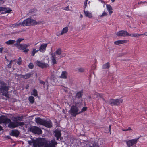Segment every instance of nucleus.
I'll return each mask as SVG.
<instances>
[{
  "instance_id": "obj_1",
  "label": "nucleus",
  "mask_w": 147,
  "mask_h": 147,
  "mask_svg": "<svg viewBox=\"0 0 147 147\" xmlns=\"http://www.w3.org/2000/svg\"><path fill=\"white\" fill-rule=\"evenodd\" d=\"M116 34L117 36H129L132 37H138L140 36H147V32L140 34H130L128 33L126 31L121 30L116 33Z\"/></svg>"
},
{
  "instance_id": "obj_2",
  "label": "nucleus",
  "mask_w": 147,
  "mask_h": 147,
  "mask_svg": "<svg viewBox=\"0 0 147 147\" xmlns=\"http://www.w3.org/2000/svg\"><path fill=\"white\" fill-rule=\"evenodd\" d=\"M8 87L7 84L3 81L0 82V92L3 95L7 96V95Z\"/></svg>"
},
{
  "instance_id": "obj_3",
  "label": "nucleus",
  "mask_w": 147,
  "mask_h": 147,
  "mask_svg": "<svg viewBox=\"0 0 147 147\" xmlns=\"http://www.w3.org/2000/svg\"><path fill=\"white\" fill-rule=\"evenodd\" d=\"M22 119V117H17L16 118H14L13 121L14 122H11L10 121L9 122V123L8 125V127L11 128H14L18 126V121H21Z\"/></svg>"
},
{
  "instance_id": "obj_4",
  "label": "nucleus",
  "mask_w": 147,
  "mask_h": 147,
  "mask_svg": "<svg viewBox=\"0 0 147 147\" xmlns=\"http://www.w3.org/2000/svg\"><path fill=\"white\" fill-rule=\"evenodd\" d=\"M31 19L28 18L24 20L22 24L20 23H18L14 24L12 25L11 27H14L20 26V25L22 24L23 26H29L31 25Z\"/></svg>"
},
{
  "instance_id": "obj_5",
  "label": "nucleus",
  "mask_w": 147,
  "mask_h": 147,
  "mask_svg": "<svg viewBox=\"0 0 147 147\" xmlns=\"http://www.w3.org/2000/svg\"><path fill=\"white\" fill-rule=\"evenodd\" d=\"M79 109L75 105L72 106L69 110V113L74 116H76V115L80 113L78 112Z\"/></svg>"
},
{
  "instance_id": "obj_6",
  "label": "nucleus",
  "mask_w": 147,
  "mask_h": 147,
  "mask_svg": "<svg viewBox=\"0 0 147 147\" xmlns=\"http://www.w3.org/2000/svg\"><path fill=\"white\" fill-rule=\"evenodd\" d=\"M30 130L32 132L37 134H41L42 133L41 130L36 126L32 127L30 128Z\"/></svg>"
},
{
  "instance_id": "obj_7",
  "label": "nucleus",
  "mask_w": 147,
  "mask_h": 147,
  "mask_svg": "<svg viewBox=\"0 0 147 147\" xmlns=\"http://www.w3.org/2000/svg\"><path fill=\"white\" fill-rule=\"evenodd\" d=\"M10 121V120L5 116L1 115L0 116V124L6 125Z\"/></svg>"
},
{
  "instance_id": "obj_8",
  "label": "nucleus",
  "mask_w": 147,
  "mask_h": 147,
  "mask_svg": "<svg viewBox=\"0 0 147 147\" xmlns=\"http://www.w3.org/2000/svg\"><path fill=\"white\" fill-rule=\"evenodd\" d=\"M138 139H134L127 140L126 143L128 147H131L135 145L138 142Z\"/></svg>"
},
{
  "instance_id": "obj_9",
  "label": "nucleus",
  "mask_w": 147,
  "mask_h": 147,
  "mask_svg": "<svg viewBox=\"0 0 147 147\" xmlns=\"http://www.w3.org/2000/svg\"><path fill=\"white\" fill-rule=\"evenodd\" d=\"M34 64L38 67L43 68H46L48 66V64L40 61H36L34 62Z\"/></svg>"
},
{
  "instance_id": "obj_10",
  "label": "nucleus",
  "mask_w": 147,
  "mask_h": 147,
  "mask_svg": "<svg viewBox=\"0 0 147 147\" xmlns=\"http://www.w3.org/2000/svg\"><path fill=\"white\" fill-rule=\"evenodd\" d=\"M14 45L16 47L19 49L21 50H24L26 49L27 47L29 46V44L26 45L25 44H14Z\"/></svg>"
},
{
  "instance_id": "obj_11",
  "label": "nucleus",
  "mask_w": 147,
  "mask_h": 147,
  "mask_svg": "<svg viewBox=\"0 0 147 147\" xmlns=\"http://www.w3.org/2000/svg\"><path fill=\"white\" fill-rule=\"evenodd\" d=\"M28 142L30 145L33 143V147H42L43 146L42 145H40L39 144V142L35 140H32L31 141H28Z\"/></svg>"
},
{
  "instance_id": "obj_12",
  "label": "nucleus",
  "mask_w": 147,
  "mask_h": 147,
  "mask_svg": "<svg viewBox=\"0 0 147 147\" xmlns=\"http://www.w3.org/2000/svg\"><path fill=\"white\" fill-rule=\"evenodd\" d=\"M57 144V142L55 140H52L51 141L47 142L45 145L46 147H54L55 145Z\"/></svg>"
},
{
  "instance_id": "obj_13",
  "label": "nucleus",
  "mask_w": 147,
  "mask_h": 147,
  "mask_svg": "<svg viewBox=\"0 0 147 147\" xmlns=\"http://www.w3.org/2000/svg\"><path fill=\"white\" fill-rule=\"evenodd\" d=\"M68 27H65L61 31H60L59 32L57 33V36H59L62 35L65 33H66L68 31Z\"/></svg>"
},
{
  "instance_id": "obj_14",
  "label": "nucleus",
  "mask_w": 147,
  "mask_h": 147,
  "mask_svg": "<svg viewBox=\"0 0 147 147\" xmlns=\"http://www.w3.org/2000/svg\"><path fill=\"white\" fill-rule=\"evenodd\" d=\"M106 8L109 13V15H111L113 12L112 7L110 5L108 4H106Z\"/></svg>"
},
{
  "instance_id": "obj_15",
  "label": "nucleus",
  "mask_w": 147,
  "mask_h": 147,
  "mask_svg": "<svg viewBox=\"0 0 147 147\" xmlns=\"http://www.w3.org/2000/svg\"><path fill=\"white\" fill-rule=\"evenodd\" d=\"M47 45V43H43L41 44L39 47V51L41 52H44L46 50Z\"/></svg>"
},
{
  "instance_id": "obj_16",
  "label": "nucleus",
  "mask_w": 147,
  "mask_h": 147,
  "mask_svg": "<svg viewBox=\"0 0 147 147\" xmlns=\"http://www.w3.org/2000/svg\"><path fill=\"white\" fill-rule=\"evenodd\" d=\"M45 120L41 119L40 118L38 117L35 119V121L38 124L40 125H43L44 124Z\"/></svg>"
},
{
  "instance_id": "obj_17",
  "label": "nucleus",
  "mask_w": 147,
  "mask_h": 147,
  "mask_svg": "<svg viewBox=\"0 0 147 147\" xmlns=\"http://www.w3.org/2000/svg\"><path fill=\"white\" fill-rule=\"evenodd\" d=\"M44 125L48 128H50L52 126V124L50 120L48 121L45 120Z\"/></svg>"
},
{
  "instance_id": "obj_18",
  "label": "nucleus",
  "mask_w": 147,
  "mask_h": 147,
  "mask_svg": "<svg viewBox=\"0 0 147 147\" xmlns=\"http://www.w3.org/2000/svg\"><path fill=\"white\" fill-rule=\"evenodd\" d=\"M128 41L127 40H119L115 42L114 43L116 45H119L127 43Z\"/></svg>"
},
{
  "instance_id": "obj_19",
  "label": "nucleus",
  "mask_w": 147,
  "mask_h": 147,
  "mask_svg": "<svg viewBox=\"0 0 147 147\" xmlns=\"http://www.w3.org/2000/svg\"><path fill=\"white\" fill-rule=\"evenodd\" d=\"M52 57L51 58V59L52 60V63L53 64H54L56 63V59L57 57L56 56V55L55 54H51Z\"/></svg>"
},
{
  "instance_id": "obj_20",
  "label": "nucleus",
  "mask_w": 147,
  "mask_h": 147,
  "mask_svg": "<svg viewBox=\"0 0 147 147\" xmlns=\"http://www.w3.org/2000/svg\"><path fill=\"white\" fill-rule=\"evenodd\" d=\"M54 133L55 136L57 138V139L58 140L61 135L60 131L58 130H55L54 131Z\"/></svg>"
},
{
  "instance_id": "obj_21",
  "label": "nucleus",
  "mask_w": 147,
  "mask_h": 147,
  "mask_svg": "<svg viewBox=\"0 0 147 147\" xmlns=\"http://www.w3.org/2000/svg\"><path fill=\"white\" fill-rule=\"evenodd\" d=\"M67 73L66 71H63L59 77L61 78L65 79L67 78Z\"/></svg>"
},
{
  "instance_id": "obj_22",
  "label": "nucleus",
  "mask_w": 147,
  "mask_h": 147,
  "mask_svg": "<svg viewBox=\"0 0 147 147\" xmlns=\"http://www.w3.org/2000/svg\"><path fill=\"white\" fill-rule=\"evenodd\" d=\"M84 13L86 17L89 18H91L92 17V15L91 13L89 12L88 11H85L84 10Z\"/></svg>"
},
{
  "instance_id": "obj_23",
  "label": "nucleus",
  "mask_w": 147,
  "mask_h": 147,
  "mask_svg": "<svg viewBox=\"0 0 147 147\" xmlns=\"http://www.w3.org/2000/svg\"><path fill=\"white\" fill-rule=\"evenodd\" d=\"M83 93L82 91L78 92L76 94V97L78 98H80L83 95Z\"/></svg>"
},
{
  "instance_id": "obj_24",
  "label": "nucleus",
  "mask_w": 147,
  "mask_h": 147,
  "mask_svg": "<svg viewBox=\"0 0 147 147\" xmlns=\"http://www.w3.org/2000/svg\"><path fill=\"white\" fill-rule=\"evenodd\" d=\"M2 8H4V9H2V11H5L6 13H9L11 12L12 11V10L9 8H6L5 7H1Z\"/></svg>"
},
{
  "instance_id": "obj_25",
  "label": "nucleus",
  "mask_w": 147,
  "mask_h": 147,
  "mask_svg": "<svg viewBox=\"0 0 147 147\" xmlns=\"http://www.w3.org/2000/svg\"><path fill=\"white\" fill-rule=\"evenodd\" d=\"M115 100L116 105H119L122 103L123 101V100L121 99H115Z\"/></svg>"
},
{
  "instance_id": "obj_26",
  "label": "nucleus",
  "mask_w": 147,
  "mask_h": 147,
  "mask_svg": "<svg viewBox=\"0 0 147 147\" xmlns=\"http://www.w3.org/2000/svg\"><path fill=\"white\" fill-rule=\"evenodd\" d=\"M115 99H111L109 100L108 101V103L111 105H115Z\"/></svg>"
},
{
  "instance_id": "obj_27",
  "label": "nucleus",
  "mask_w": 147,
  "mask_h": 147,
  "mask_svg": "<svg viewBox=\"0 0 147 147\" xmlns=\"http://www.w3.org/2000/svg\"><path fill=\"white\" fill-rule=\"evenodd\" d=\"M12 133L13 135L15 136H18L19 134V132L16 130H13Z\"/></svg>"
},
{
  "instance_id": "obj_28",
  "label": "nucleus",
  "mask_w": 147,
  "mask_h": 147,
  "mask_svg": "<svg viewBox=\"0 0 147 147\" xmlns=\"http://www.w3.org/2000/svg\"><path fill=\"white\" fill-rule=\"evenodd\" d=\"M110 67L109 63H107L103 66L102 67L103 69H107Z\"/></svg>"
},
{
  "instance_id": "obj_29",
  "label": "nucleus",
  "mask_w": 147,
  "mask_h": 147,
  "mask_svg": "<svg viewBox=\"0 0 147 147\" xmlns=\"http://www.w3.org/2000/svg\"><path fill=\"white\" fill-rule=\"evenodd\" d=\"M31 94L34 96H37L38 94L36 90L35 89L33 90L32 92L31 93Z\"/></svg>"
},
{
  "instance_id": "obj_30",
  "label": "nucleus",
  "mask_w": 147,
  "mask_h": 147,
  "mask_svg": "<svg viewBox=\"0 0 147 147\" xmlns=\"http://www.w3.org/2000/svg\"><path fill=\"white\" fill-rule=\"evenodd\" d=\"M61 54V50L60 49H58L57 50L55 51V53L54 54L56 55L57 56V55H60Z\"/></svg>"
},
{
  "instance_id": "obj_31",
  "label": "nucleus",
  "mask_w": 147,
  "mask_h": 147,
  "mask_svg": "<svg viewBox=\"0 0 147 147\" xmlns=\"http://www.w3.org/2000/svg\"><path fill=\"white\" fill-rule=\"evenodd\" d=\"M16 42V41L15 40H10L8 41H7L5 42V43L8 45H10L12 44H13Z\"/></svg>"
},
{
  "instance_id": "obj_32",
  "label": "nucleus",
  "mask_w": 147,
  "mask_h": 147,
  "mask_svg": "<svg viewBox=\"0 0 147 147\" xmlns=\"http://www.w3.org/2000/svg\"><path fill=\"white\" fill-rule=\"evenodd\" d=\"M108 15V14L107 12H106L105 11L103 12L102 14L100 15L99 17L100 18H102L103 17H106Z\"/></svg>"
},
{
  "instance_id": "obj_33",
  "label": "nucleus",
  "mask_w": 147,
  "mask_h": 147,
  "mask_svg": "<svg viewBox=\"0 0 147 147\" xmlns=\"http://www.w3.org/2000/svg\"><path fill=\"white\" fill-rule=\"evenodd\" d=\"M31 25H35L37 24V23L35 20L31 19Z\"/></svg>"
},
{
  "instance_id": "obj_34",
  "label": "nucleus",
  "mask_w": 147,
  "mask_h": 147,
  "mask_svg": "<svg viewBox=\"0 0 147 147\" xmlns=\"http://www.w3.org/2000/svg\"><path fill=\"white\" fill-rule=\"evenodd\" d=\"M29 101L32 103H34V97L32 96L29 97Z\"/></svg>"
},
{
  "instance_id": "obj_35",
  "label": "nucleus",
  "mask_w": 147,
  "mask_h": 147,
  "mask_svg": "<svg viewBox=\"0 0 147 147\" xmlns=\"http://www.w3.org/2000/svg\"><path fill=\"white\" fill-rule=\"evenodd\" d=\"M39 50H36V49H33L32 53V55L34 56L35 53L37 52Z\"/></svg>"
},
{
  "instance_id": "obj_36",
  "label": "nucleus",
  "mask_w": 147,
  "mask_h": 147,
  "mask_svg": "<svg viewBox=\"0 0 147 147\" xmlns=\"http://www.w3.org/2000/svg\"><path fill=\"white\" fill-rule=\"evenodd\" d=\"M95 96L97 98H101L102 97V95L101 94H100L99 93H96L95 94Z\"/></svg>"
},
{
  "instance_id": "obj_37",
  "label": "nucleus",
  "mask_w": 147,
  "mask_h": 147,
  "mask_svg": "<svg viewBox=\"0 0 147 147\" xmlns=\"http://www.w3.org/2000/svg\"><path fill=\"white\" fill-rule=\"evenodd\" d=\"M13 63H14V61H11L10 63L8 65V67L9 68H11V65Z\"/></svg>"
},
{
  "instance_id": "obj_38",
  "label": "nucleus",
  "mask_w": 147,
  "mask_h": 147,
  "mask_svg": "<svg viewBox=\"0 0 147 147\" xmlns=\"http://www.w3.org/2000/svg\"><path fill=\"white\" fill-rule=\"evenodd\" d=\"M78 71L80 72H83L85 71V69L82 68H80L78 69Z\"/></svg>"
},
{
  "instance_id": "obj_39",
  "label": "nucleus",
  "mask_w": 147,
  "mask_h": 147,
  "mask_svg": "<svg viewBox=\"0 0 147 147\" xmlns=\"http://www.w3.org/2000/svg\"><path fill=\"white\" fill-rule=\"evenodd\" d=\"M30 76V74H28L24 76V78L25 79H27L29 78Z\"/></svg>"
},
{
  "instance_id": "obj_40",
  "label": "nucleus",
  "mask_w": 147,
  "mask_h": 147,
  "mask_svg": "<svg viewBox=\"0 0 147 147\" xmlns=\"http://www.w3.org/2000/svg\"><path fill=\"white\" fill-rule=\"evenodd\" d=\"M22 62L21 58L20 57L19 58L17 61V63L19 65L21 64Z\"/></svg>"
},
{
  "instance_id": "obj_41",
  "label": "nucleus",
  "mask_w": 147,
  "mask_h": 147,
  "mask_svg": "<svg viewBox=\"0 0 147 147\" xmlns=\"http://www.w3.org/2000/svg\"><path fill=\"white\" fill-rule=\"evenodd\" d=\"M34 67V65L33 63H30L28 65V67L29 68L32 69Z\"/></svg>"
},
{
  "instance_id": "obj_42",
  "label": "nucleus",
  "mask_w": 147,
  "mask_h": 147,
  "mask_svg": "<svg viewBox=\"0 0 147 147\" xmlns=\"http://www.w3.org/2000/svg\"><path fill=\"white\" fill-rule=\"evenodd\" d=\"M23 39L22 38H19L17 40V43L16 44H19V43H20L21 41L23 40Z\"/></svg>"
},
{
  "instance_id": "obj_43",
  "label": "nucleus",
  "mask_w": 147,
  "mask_h": 147,
  "mask_svg": "<svg viewBox=\"0 0 147 147\" xmlns=\"http://www.w3.org/2000/svg\"><path fill=\"white\" fill-rule=\"evenodd\" d=\"M62 9L66 11H69V6H68L65 7L63 8Z\"/></svg>"
},
{
  "instance_id": "obj_44",
  "label": "nucleus",
  "mask_w": 147,
  "mask_h": 147,
  "mask_svg": "<svg viewBox=\"0 0 147 147\" xmlns=\"http://www.w3.org/2000/svg\"><path fill=\"white\" fill-rule=\"evenodd\" d=\"M87 108L86 107H83L81 111V112H83L84 111H86L87 109Z\"/></svg>"
},
{
  "instance_id": "obj_45",
  "label": "nucleus",
  "mask_w": 147,
  "mask_h": 147,
  "mask_svg": "<svg viewBox=\"0 0 147 147\" xmlns=\"http://www.w3.org/2000/svg\"><path fill=\"white\" fill-rule=\"evenodd\" d=\"M88 0H85V1H84V6L85 8H86V6H87V4Z\"/></svg>"
},
{
  "instance_id": "obj_46",
  "label": "nucleus",
  "mask_w": 147,
  "mask_h": 147,
  "mask_svg": "<svg viewBox=\"0 0 147 147\" xmlns=\"http://www.w3.org/2000/svg\"><path fill=\"white\" fill-rule=\"evenodd\" d=\"M18 126L19 125H20V126H22L24 125V123L23 122H20L18 123Z\"/></svg>"
},
{
  "instance_id": "obj_47",
  "label": "nucleus",
  "mask_w": 147,
  "mask_h": 147,
  "mask_svg": "<svg viewBox=\"0 0 147 147\" xmlns=\"http://www.w3.org/2000/svg\"><path fill=\"white\" fill-rule=\"evenodd\" d=\"M23 50V52L25 53H27L29 50L28 49H25Z\"/></svg>"
},
{
  "instance_id": "obj_48",
  "label": "nucleus",
  "mask_w": 147,
  "mask_h": 147,
  "mask_svg": "<svg viewBox=\"0 0 147 147\" xmlns=\"http://www.w3.org/2000/svg\"><path fill=\"white\" fill-rule=\"evenodd\" d=\"M5 0H0V4H2L4 3Z\"/></svg>"
},
{
  "instance_id": "obj_49",
  "label": "nucleus",
  "mask_w": 147,
  "mask_h": 147,
  "mask_svg": "<svg viewBox=\"0 0 147 147\" xmlns=\"http://www.w3.org/2000/svg\"><path fill=\"white\" fill-rule=\"evenodd\" d=\"M39 82L40 84H42L43 85L45 84V82L44 81L41 80H39Z\"/></svg>"
},
{
  "instance_id": "obj_50",
  "label": "nucleus",
  "mask_w": 147,
  "mask_h": 147,
  "mask_svg": "<svg viewBox=\"0 0 147 147\" xmlns=\"http://www.w3.org/2000/svg\"><path fill=\"white\" fill-rule=\"evenodd\" d=\"M98 0L101 1V2L102 3L104 4L103 6H104L105 4V2H104V1H103L102 0Z\"/></svg>"
},
{
  "instance_id": "obj_51",
  "label": "nucleus",
  "mask_w": 147,
  "mask_h": 147,
  "mask_svg": "<svg viewBox=\"0 0 147 147\" xmlns=\"http://www.w3.org/2000/svg\"><path fill=\"white\" fill-rule=\"evenodd\" d=\"M4 48L3 47L0 48V53H2Z\"/></svg>"
},
{
  "instance_id": "obj_52",
  "label": "nucleus",
  "mask_w": 147,
  "mask_h": 147,
  "mask_svg": "<svg viewBox=\"0 0 147 147\" xmlns=\"http://www.w3.org/2000/svg\"><path fill=\"white\" fill-rule=\"evenodd\" d=\"M66 54L65 53H62L61 54V56L62 57H64L65 56Z\"/></svg>"
},
{
  "instance_id": "obj_53",
  "label": "nucleus",
  "mask_w": 147,
  "mask_h": 147,
  "mask_svg": "<svg viewBox=\"0 0 147 147\" xmlns=\"http://www.w3.org/2000/svg\"><path fill=\"white\" fill-rule=\"evenodd\" d=\"M3 130V129L2 127L0 125V131H1Z\"/></svg>"
},
{
  "instance_id": "obj_54",
  "label": "nucleus",
  "mask_w": 147,
  "mask_h": 147,
  "mask_svg": "<svg viewBox=\"0 0 147 147\" xmlns=\"http://www.w3.org/2000/svg\"><path fill=\"white\" fill-rule=\"evenodd\" d=\"M127 129V131H129V130H132V129H131V128L130 127H129V128H128Z\"/></svg>"
},
{
  "instance_id": "obj_55",
  "label": "nucleus",
  "mask_w": 147,
  "mask_h": 147,
  "mask_svg": "<svg viewBox=\"0 0 147 147\" xmlns=\"http://www.w3.org/2000/svg\"><path fill=\"white\" fill-rule=\"evenodd\" d=\"M2 13L3 14H5L6 13L5 11H4L2 12Z\"/></svg>"
},
{
  "instance_id": "obj_56",
  "label": "nucleus",
  "mask_w": 147,
  "mask_h": 147,
  "mask_svg": "<svg viewBox=\"0 0 147 147\" xmlns=\"http://www.w3.org/2000/svg\"><path fill=\"white\" fill-rule=\"evenodd\" d=\"M122 130L123 131H127V129H122Z\"/></svg>"
},
{
  "instance_id": "obj_57",
  "label": "nucleus",
  "mask_w": 147,
  "mask_h": 147,
  "mask_svg": "<svg viewBox=\"0 0 147 147\" xmlns=\"http://www.w3.org/2000/svg\"><path fill=\"white\" fill-rule=\"evenodd\" d=\"M3 8L1 7H0V12L1 11H2V9H3Z\"/></svg>"
},
{
  "instance_id": "obj_58",
  "label": "nucleus",
  "mask_w": 147,
  "mask_h": 147,
  "mask_svg": "<svg viewBox=\"0 0 147 147\" xmlns=\"http://www.w3.org/2000/svg\"><path fill=\"white\" fill-rule=\"evenodd\" d=\"M115 1V0H111V1L112 2H114Z\"/></svg>"
},
{
  "instance_id": "obj_59",
  "label": "nucleus",
  "mask_w": 147,
  "mask_h": 147,
  "mask_svg": "<svg viewBox=\"0 0 147 147\" xmlns=\"http://www.w3.org/2000/svg\"><path fill=\"white\" fill-rule=\"evenodd\" d=\"M80 17H83V16L82 15H81L80 16Z\"/></svg>"
},
{
  "instance_id": "obj_60",
  "label": "nucleus",
  "mask_w": 147,
  "mask_h": 147,
  "mask_svg": "<svg viewBox=\"0 0 147 147\" xmlns=\"http://www.w3.org/2000/svg\"><path fill=\"white\" fill-rule=\"evenodd\" d=\"M110 127H111V126L110 125L109 126V128H110Z\"/></svg>"
},
{
  "instance_id": "obj_61",
  "label": "nucleus",
  "mask_w": 147,
  "mask_h": 147,
  "mask_svg": "<svg viewBox=\"0 0 147 147\" xmlns=\"http://www.w3.org/2000/svg\"><path fill=\"white\" fill-rule=\"evenodd\" d=\"M64 90H65V91H66V90L65 89H64Z\"/></svg>"
}]
</instances>
